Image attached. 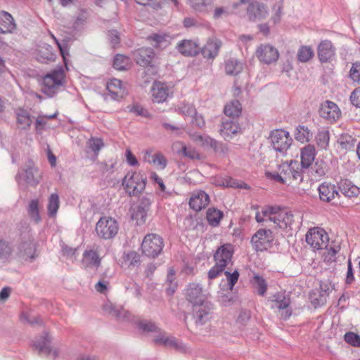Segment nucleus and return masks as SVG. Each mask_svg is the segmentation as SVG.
Listing matches in <instances>:
<instances>
[{
    "mask_svg": "<svg viewBox=\"0 0 360 360\" xmlns=\"http://www.w3.org/2000/svg\"><path fill=\"white\" fill-rule=\"evenodd\" d=\"M20 242L18 246V257L24 261L33 262L36 258V247L30 233L31 229L26 221L20 222Z\"/></svg>",
    "mask_w": 360,
    "mask_h": 360,
    "instance_id": "1",
    "label": "nucleus"
},
{
    "mask_svg": "<svg viewBox=\"0 0 360 360\" xmlns=\"http://www.w3.org/2000/svg\"><path fill=\"white\" fill-rule=\"evenodd\" d=\"M122 185L130 196H137L146 188V176L141 172H128L122 181Z\"/></svg>",
    "mask_w": 360,
    "mask_h": 360,
    "instance_id": "2",
    "label": "nucleus"
},
{
    "mask_svg": "<svg viewBox=\"0 0 360 360\" xmlns=\"http://www.w3.org/2000/svg\"><path fill=\"white\" fill-rule=\"evenodd\" d=\"M133 58L136 64L147 68L151 75L158 72V64L156 55L150 47H141L133 52Z\"/></svg>",
    "mask_w": 360,
    "mask_h": 360,
    "instance_id": "3",
    "label": "nucleus"
},
{
    "mask_svg": "<svg viewBox=\"0 0 360 360\" xmlns=\"http://www.w3.org/2000/svg\"><path fill=\"white\" fill-rule=\"evenodd\" d=\"M63 78L64 72L61 69L51 71L43 79L42 92L49 97L53 96L58 88L63 85Z\"/></svg>",
    "mask_w": 360,
    "mask_h": 360,
    "instance_id": "4",
    "label": "nucleus"
},
{
    "mask_svg": "<svg viewBox=\"0 0 360 360\" xmlns=\"http://www.w3.org/2000/svg\"><path fill=\"white\" fill-rule=\"evenodd\" d=\"M52 338L47 332L37 337L33 341V348L37 351L40 356H45L51 360L56 359L58 356V352L56 349L51 347Z\"/></svg>",
    "mask_w": 360,
    "mask_h": 360,
    "instance_id": "5",
    "label": "nucleus"
},
{
    "mask_svg": "<svg viewBox=\"0 0 360 360\" xmlns=\"http://www.w3.org/2000/svg\"><path fill=\"white\" fill-rule=\"evenodd\" d=\"M164 246L162 238L154 233L146 235L142 242V252L146 256L151 258H155L162 252Z\"/></svg>",
    "mask_w": 360,
    "mask_h": 360,
    "instance_id": "6",
    "label": "nucleus"
},
{
    "mask_svg": "<svg viewBox=\"0 0 360 360\" xmlns=\"http://www.w3.org/2000/svg\"><path fill=\"white\" fill-rule=\"evenodd\" d=\"M119 226L117 221L112 217H101L96 226L97 235L103 239H110L117 233Z\"/></svg>",
    "mask_w": 360,
    "mask_h": 360,
    "instance_id": "7",
    "label": "nucleus"
},
{
    "mask_svg": "<svg viewBox=\"0 0 360 360\" xmlns=\"http://www.w3.org/2000/svg\"><path fill=\"white\" fill-rule=\"evenodd\" d=\"M269 139L274 149L281 153H285L292 142L289 133L283 129L272 131Z\"/></svg>",
    "mask_w": 360,
    "mask_h": 360,
    "instance_id": "8",
    "label": "nucleus"
},
{
    "mask_svg": "<svg viewBox=\"0 0 360 360\" xmlns=\"http://www.w3.org/2000/svg\"><path fill=\"white\" fill-rule=\"evenodd\" d=\"M214 309L212 302L207 300L193 306V314L197 326L205 325L210 319Z\"/></svg>",
    "mask_w": 360,
    "mask_h": 360,
    "instance_id": "9",
    "label": "nucleus"
},
{
    "mask_svg": "<svg viewBox=\"0 0 360 360\" xmlns=\"http://www.w3.org/2000/svg\"><path fill=\"white\" fill-rule=\"evenodd\" d=\"M274 239L273 233L269 229H259L252 237L251 242L256 251L266 250L271 247Z\"/></svg>",
    "mask_w": 360,
    "mask_h": 360,
    "instance_id": "10",
    "label": "nucleus"
},
{
    "mask_svg": "<svg viewBox=\"0 0 360 360\" xmlns=\"http://www.w3.org/2000/svg\"><path fill=\"white\" fill-rule=\"evenodd\" d=\"M328 240V234L323 229L312 228L306 234V242L315 250L326 248Z\"/></svg>",
    "mask_w": 360,
    "mask_h": 360,
    "instance_id": "11",
    "label": "nucleus"
},
{
    "mask_svg": "<svg viewBox=\"0 0 360 360\" xmlns=\"http://www.w3.org/2000/svg\"><path fill=\"white\" fill-rule=\"evenodd\" d=\"M186 298L192 306L200 304L207 300V296L202 291V287L199 283H191L186 289Z\"/></svg>",
    "mask_w": 360,
    "mask_h": 360,
    "instance_id": "12",
    "label": "nucleus"
},
{
    "mask_svg": "<svg viewBox=\"0 0 360 360\" xmlns=\"http://www.w3.org/2000/svg\"><path fill=\"white\" fill-rule=\"evenodd\" d=\"M319 198L321 201L333 204L338 203L337 199L340 198V193L335 185L323 182L319 186Z\"/></svg>",
    "mask_w": 360,
    "mask_h": 360,
    "instance_id": "13",
    "label": "nucleus"
},
{
    "mask_svg": "<svg viewBox=\"0 0 360 360\" xmlns=\"http://www.w3.org/2000/svg\"><path fill=\"white\" fill-rule=\"evenodd\" d=\"M221 46L220 39L216 37L209 38L206 44L200 48V53L205 58L213 60L218 56Z\"/></svg>",
    "mask_w": 360,
    "mask_h": 360,
    "instance_id": "14",
    "label": "nucleus"
},
{
    "mask_svg": "<svg viewBox=\"0 0 360 360\" xmlns=\"http://www.w3.org/2000/svg\"><path fill=\"white\" fill-rule=\"evenodd\" d=\"M257 56L260 61L270 64L278 60L279 53L275 47L269 44H262L257 49Z\"/></svg>",
    "mask_w": 360,
    "mask_h": 360,
    "instance_id": "15",
    "label": "nucleus"
},
{
    "mask_svg": "<svg viewBox=\"0 0 360 360\" xmlns=\"http://www.w3.org/2000/svg\"><path fill=\"white\" fill-rule=\"evenodd\" d=\"M319 113L321 117L330 122H335L340 117V110L338 106L330 101L321 103Z\"/></svg>",
    "mask_w": 360,
    "mask_h": 360,
    "instance_id": "16",
    "label": "nucleus"
},
{
    "mask_svg": "<svg viewBox=\"0 0 360 360\" xmlns=\"http://www.w3.org/2000/svg\"><path fill=\"white\" fill-rule=\"evenodd\" d=\"M247 14L250 20H261L268 16L269 10L264 4L256 1L249 4Z\"/></svg>",
    "mask_w": 360,
    "mask_h": 360,
    "instance_id": "17",
    "label": "nucleus"
},
{
    "mask_svg": "<svg viewBox=\"0 0 360 360\" xmlns=\"http://www.w3.org/2000/svg\"><path fill=\"white\" fill-rule=\"evenodd\" d=\"M233 248L231 244H225L219 247L214 255L215 263L226 267L233 257Z\"/></svg>",
    "mask_w": 360,
    "mask_h": 360,
    "instance_id": "18",
    "label": "nucleus"
},
{
    "mask_svg": "<svg viewBox=\"0 0 360 360\" xmlns=\"http://www.w3.org/2000/svg\"><path fill=\"white\" fill-rule=\"evenodd\" d=\"M210 202L209 195L203 191L194 192L189 200L191 209L198 212L205 208Z\"/></svg>",
    "mask_w": 360,
    "mask_h": 360,
    "instance_id": "19",
    "label": "nucleus"
},
{
    "mask_svg": "<svg viewBox=\"0 0 360 360\" xmlns=\"http://www.w3.org/2000/svg\"><path fill=\"white\" fill-rule=\"evenodd\" d=\"M179 53L186 56H195L200 53L199 44L191 39H184L176 46Z\"/></svg>",
    "mask_w": 360,
    "mask_h": 360,
    "instance_id": "20",
    "label": "nucleus"
},
{
    "mask_svg": "<svg viewBox=\"0 0 360 360\" xmlns=\"http://www.w3.org/2000/svg\"><path fill=\"white\" fill-rule=\"evenodd\" d=\"M105 314L115 317L119 320L128 319V311H125L122 307L116 305L110 301L105 302L102 307Z\"/></svg>",
    "mask_w": 360,
    "mask_h": 360,
    "instance_id": "21",
    "label": "nucleus"
},
{
    "mask_svg": "<svg viewBox=\"0 0 360 360\" xmlns=\"http://www.w3.org/2000/svg\"><path fill=\"white\" fill-rule=\"evenodd\" d=\"M335 53V49L329 40H324L318 46V57L321 63L328 62Z\"/></svg>",
    "mask_w": 360,
    "mask_h": 360,
    "instance_id": "22",
    "label": "nucleus"
},
{
    "mask_svg": "<svg viewBox=\"0 0 360 360\" xmlns=\"http://www.w3.org/2000/svg\"><path fill=\"white\" fill-rule=\"evenodd\" d=\"M101 259L98 252L93 249L86 250L83 253L82 264L85 269L88 268H98L101 265Z\"/></svg>",
    "mask_w": 360,
    "mask_h": 360,
    "instance_id": "23",
    "label": "nucleus"
},
{
    "mask_svg": "<svg viewBox=\"0 0 360 360\" xmlns=\"http://www.w3.org/2000/svg\"><path fill=\"white\" fill-rule=\"evenodd\" d=\"M301 167L303 169L309 168L316 157L315 147L308 144L301 149Z\"/></svg>",
    "mask_w": 360,
    "mask_h": 360,
    "instance_id": "24",
    "label": "nucleus"
},
{
    "mask_svg": "<svg viewBox=\"0 0 360 360\" xmlns=\"http://www.w3.org/2000/svg\"><path fill=\"white\" fill-rule=\"evenodd\" d=\"M16 29L12 15L6 11L0 12V33H11Z\"/></svg>",
    "mask_w": 360,
    "mask_h": 360,
    "instance_id": "25",
    "label": "nucleus"
},
{
    "mask_svg": "<svg viewBox=\"0 0 360 360\" xmlns=\"http://www.w3.org/2000/svg\"><path fill=\"white\" fill-rule=\"evenodd\" d=\"M232 118H227L221 122L220 134L225 139L231 138V135L236 134L240 129L239 124L234 122Z\"/></svg>",
    "mask_w": 360,
    "mask_h": 360,
    "instance_id": "26",
    "label": "nucleus"
},
{
    "mask_svg": "<svg viewBox=\"0 0 360 360\" xmlns=\"http://www.w3.org/2000/svg\"><path fill=\"white\" fill-rule=\"evenodd\" d=\"M151 91L153 101L157 103L165 101L168 96V88L165 84L160 82H154Z\"/></svg>",
    "mask_w": 360,
    "mask_h": 360,
    "instance_id": "27",
    "label": "nucleus"
},
{
    "mask_svg": "<svg viewBox=\"0 0 360 360\" xmlns=\"http://www.w3.org/2000/svg\"><path fill=\"white\" fill-rule=\"evenodd\" d=\"M214 0H188L189 6L195 12L209 13L213 9Z\"/></svg>",
    "mask_w": 360,
    "mask_h": 360,
    "instance_id": "28",
    "label": "nucleus"
},
{
    "mask_svg": "<svg viewBox=\"0 0 360 360\" xmlns=\"http://www.w3.org/2000/svg\"><path fill=\"white\" fill-rule=\"evenodd\" d=\"M338 189L347 198L356 197L360 193V188L348 180H341Z\"/></svg>",
    "mask_w": 360,
    "mask_h": 360,
    "instance_id": "29",
    "label": "nucleus"
},
{
    "mask_svg": "<svg viewBox=\"0 0 360 360\" xmlns=\"http://www.w3.org/2000/svg\"><path fill=\"white\" fill-rule=\"evenodd\" d=\"M38 170L37 168L32 166H28L26 169H25L23 174L18 173L16 175V180L19 181L22 176H23L25 181L31 185L36 186L39 183V179L37 178Z\"/></svg>",
    "mask_w": 360,
    "mask_h": 360,
    "instance_id": "30",
    "label": "nucleus"
},
{
    "mask_svg": "<svg viewBox=\"0 0 360 360\" xmlns=\"http://www.w3.org/2000/svg\"><path fill=\"white\" fill-rule=\"evenodd\" d=\"M241 110L240 103L238 100H233L225 105L224 112L229 118L234 119L239 117Z\"/></svg>",
    "mask_w": 360,
    "mask_h": 360,
    "instance_id": "31",
    "label": "nucleus"
},
{
    "mask_svg": "<svg viewBox=\"0 0 360 360\" xmlns=\"http://www.w3.org/2000/svg\"><path fill=\"white\" fill-rule=\"evenodd\" d=\"M223 217V212L217 208L210 207L207 210L206 219L209 224L213 227H216L219 225L220 221Z\"/></svg>",
    "mask_w": 360,
    "mask_h": 360,
    "instance_id": "32",
    "label": "nucleus"
},
{
    "mask_svg": "<svg viewBox=\"0 0 360 360\" xmlns=\"http://www.w3.org/2000/svg\"><path fill=\"white\" fill-rule=\"evenodd\" d=\"M17 123L22 129H27L32 123V119L30 113L23 109H19L17 112Z\"/></svg>",
    "mask_w": 360,
    "mask_h": 360,
    "instance_id": "33",
    "label": "nucleus"
},
{
    "mask_svg": "<svg viewBox=\"0 0 360 360\" xmlns=\"http://www.w3.org/2000/svg\"><path fill=\"white\" fill-rule=\"evenodd\" d=\"M243 70V64L236 58H229L225 62V70L227 75H236Z\"/></svg>",
    "mask_w": 360,
    "mask_h": 360,
    "instance_id": "34",
    "label": "nucleus"
},
{
    "mask_svg": "<svg viewBox=\"0 0 360 360\" xmlns=\"http://www.w3.org/2000/svg\"><path fill=\"white\" fill-rule=\"evenodd\" d=\"M312 137L313 134L307 127L304 125H299L296 128L295 138L297 141L301 143L309 142L312 139Z\"/></svg>",
    "mask_w": 360,
    "mask_h": 360,
    "instance_id": "35",
    "label": "nucleus"
},
{
    "mask_svg": "<svg viewBox=\"0 0 360 360\" xmlns=\"http://www.w3.org/2000/svg\"><path fill=\"white\" fill-rule=\"evenodd\" d=\"M13 250L11 243L0 238V260L8 261L12 255Z\"/></svg>",
    "mask_w": 360,
    "mask_h": 360,
    "instance_id": "36",
    "label": "nucleus"
},
{
    "mask_svg": "<svg viewBox=\"0 0 360 360\" xmlns=\"http://www.w3.org/2000/svg\"><path fill=\"white\" fill-rule=\"evenodd\" d=\"M309 298L311 304L315 307L322 306L326 303L327 299L325 298L324 295H321L319 290H312L309 295Z\"/></svg>",
    "mask_w": 360,
    "mask_h": 360,
    "instance_id": "37",
    "label": "nucleus"
},
{
    "mask_svg": "<svg viewBox=\"0 0 360 360\" xmlns=\"http://www.w3.org/2000/svg\"><path fill=\"white\" fill-rule=\"evenodd\" d=\"M131 219L136 221L138 225L143 224L146 220L148 212L143 208H139L136 205L131 209Z\"/></svg>",
    "mask_w": 360,
    "mask_h": 360,
    "instance_id": "38",
    "label": "nucleus"
},
{
    "mask_svg": "<svg viewBox=\"0 0 360 360\" xmlns=\"http://www.w3.org/2000/svg\"><path fill=\"white\" fill-rule=\"evenodd\" d=\"M330 134L328 130H319L316 136L317 146L321 149H326L329 145Z\"/></svg>",
    "mask_w": 360,
    "mask_h": 360,
    "instance_id": "39",
    "label": "nucleus"
},
{
    "mask_svg": "<svg viewBox=\"0 0 360 360\" xmlns=\"http://www.w3.org/2000/svg\"><path fill=\"white\" fill-rule=\"evenodd\" d=\"M314 56V51L310 46H302L297 51V59L301 63H307Z\"/></svg>",
    "mask_w": 360,
    "mask_h": 360,
    "instance_id": "40",
    "label": "nucleus"
},
{
    "mask_svg": "<svg viewBox=\"0 0 360 360\" xmlns=\"http://www.w3.org/2000/svg\"><path fill=\"white\" fill-rule=\"evenodd\" d=\"M124 262L128 267H137L141 264L140 255L135 251H130L124 255Z\"/></svg>",
    "mask_w": 360,
    "mask_h": 360,
    "instance_id": "41",
    "label": "nucleus"
},
{
    "mask_svg": "<svg viewBox=\"0 0 360 360\" xmlns=\"http://www.w3.org/2000/svg\"><path fill=\"white\" fill-rule=\"evenodd\" d=\"M50 34H51L52 39L56 42V44H57V46L60 50V54L63 58L64 62L66 64V60H67L66 56H69L68 43H69L70 39L65 38L61 41H59L58 39L53 34L51 33Z\"/></svg>",
    "mask_w": 360,
    "mask_h": 360,
    "instance_id": "42",
    "label": "nucleus"
},
{
    "mask_svg": "<svg viewBox=\"0 0 360 360\" xmlns=\"http://www.w3.org/2000/svg\"><path fill=\"white\" fill-rule=\"evenodd\" d=\"M27 212L30 217L32 219L35 223H39L41 221V217L39 212L38 200H32L30 201Z\"/></svg>",
    "mask_w": 360,
    "mask_h": 360,
    "instance_id": "43",
    "label": "nucleus"
},
{
    "mask_svg": "<svg viewBox=\"0 0 360 360\" xmlns=\"http://www.w3.org/2000/svg\"><path fill=\"white\" fill-rule=\"evenodd\" d=\"M122 82L120 79H111L107 84L108 91L116 97L122 96Z\"/></svg>",
    "mask_w": 360,
    "mask_h": 360,
    "instance_id": "44",
    "label": "nucleus"
},
{
    "mask_svg": "<svg viewBox=\"0 0 360 360\" xmlns=\"http://www.w3.org/2000/svg\"><path fill=\"white\" fill-rule=\"evenodd\" d=\"M48 212L50 217H54L59 208V197L56 193H52L49 199Z\"/></svg>",
    "mask_w": 360,
    "mask_h": 360,
    "instance_id": "45",
    "label": "nucleus"
},
{
    "mask_svg": "<svg viewBox=\"0 0 360 360\" xmlns=\"http://www.w3.org/2000/svg\"><path fill=\"white\" fill-rule=\"evenodd\" d=\"M356 139L348 134H343L339 139V143L342 148L345 150H352L354 148Z\"/></svg>",
    "mask_w": 360,
    "mask_h": 360,
    "instance_id": "46",
    "label": "nucleus"
},
{
    "mask_svg": "<svg viewBox=\"0 0 360 360\" xmlns=\"http://www.w3.org/2000/svg\"><path fill=\"white\" fill-rule=\"evenodd\" d=\"M37 58L39 62L46 63L49 61H53L56 56L49 48H46L39 50Z\"/></svg>",
    "mask_w": 360,
    "mask_h": 360,
    "instance_id": "47",
    "label": "nucleus"
},
{
    "mask_svg": "<svg viewBox=\"0 0 360 360\" xmlns=\"http://www.w3.org/2000/svg\"><path fill=\"white\" fill-rule=\"evenodd\" d=\"M129 58L122 54H117L113 60V67L117 70H124L127 68Z\"/></svg>",
    "mask_w": 360,
    "mask_h": 360,
    "instance_id": "48",
    "label": "nucleus"
},
{
    "mask_svg": "<svg viewBox=\"0 0 360 360\" xmlns=\"http://www.w3.org/2000/svg\"><path fill=\"white\" fill-rule=\"evenodd\" d=\"M297 165V161L291 160L289 165H282L280 166V172L282 175V178L285 181V184L288 181L291 180V169H293V166Z\"/></svg>",
    "mask_w": 360,
    "mask_h": 360,
    "instance_id": "49",
    "label": "nucleus"
},
{
    "mask_svg": "<svg viewBox=\"0 0 360 360\" xmlns=\"http://www.w3.org/2000/svg\"><path fill=\"white\" fill-rule=\"evenodd\" d=\"M252 284L257 289L258 294L264 296L266 291L267 284L263 277L255 275L253 278Z\"/></svg>",
    "mask_w": 360,
    "mask_h": 360,
    "instance_id": "50",
    "label": "nucleus"
},
{
    "mask_svg": "<svg viewBox=\"0 0 360 360\" xmlns=\"http://www.w3.org/2000/svg\"><path fill=\"white\" fill-rule=\"evenodd\" d=\"M345 341L353 347L360 346V335L353 332H347L344 335Z\"/></svg>",
    "mask_w": 360,
    "mask_h": 360,
    "instance_id": "51",
    "label": "nucleus"
},
{
    "mask_svg": "<svg viewBox=\"0 0 360 360\" xmlns=\"http://www.w3.org/2000/svg\"><path fill=\"white\" fill-rule=\"evenodd\" d=\"M274 297L278 309H284L290 305V298L285 296L283 294L277 293L274 295Z\"/></svg>",
    "mask_w": 360,
    "mask_h": 360,
    "instance_id": "52",
    "label": "nucleus"
},
{
    "mask_svg": "<svg viewBox=\"0 0 360 360\" xmlns=\"http://www.w3.org/2000/svg\"><path fill=\"white\" fill-rule=\"evenodd\" d=\"M88 146L94 153L98 154L101 148L103 147L104 143L101 139L91 138L88 141Z\"/></svg>",
    "mask_w": 360,
    "mask_h": 360,
    "instance_id": "53",
    "label": "nucleus"
},
{
    "mask_svg": "<svg viewBox=\"0 0 360 360\" xmlns=\"http://www.w3.org/2000/svg\"><path fill=\"white\" fill-rule=\"evenodd\" d=\"M151 163L160 166L161 169H165L167 164V160L165 156L160 152L155 153L153 157Z\"/></svg>",
    "mask_w": 360,
    "mask_h": 360,
    "instance_id": "54",
    "label": "nucleus"
},
{
    "mask_svg": "<svg viewBox=\"0 0 360 360\" xmlns=\"http://www.w3.org/2000/svg\"><path fill=\"white\" fill-rule=\"evenodd\" d=\"M141 330L145 332H159L160 329L155 323L151 321H142L139 323Z\"/></svg>",
    "mask_w": 360,
    "mask_h": 360,
    "instance_id": "55",
    "label": "nucleus"
},
{
    "mask_svg": "<svg viewBox=\"0 0 360 360\" xmlns=\"http://www.w3.org/2000/svg\"><path fill=\"white\" fill-rule=\"evenodd\" d=\"M349 77L354 82L360 83V63H353L349 71Z\"/></svg>",
    "mask_w": 360,
    "mask_h": 360,
    "instance_id": "56",
    "label": "nucleus"
},
{
    "mask_svg": "<svg viewBox=\"0 0 360 360\" xmlns=\"http://www.w3.org/2000/svg\"><path fill=\"white\" fill-rule=\"evenodd\" d=\"M127 109L129 112L136 114V115L143 116V117H148V112L145 110L141 105L139 104H135L133 105L127 106Z\"/></svg>",
    "mask_w": 360,
    "mask_h": 360,
    "instance_id": "57",
    "label": "nucleus"
},
{
    "mask_svg": "<svg viewBox=\"0 0 360 360\" xmlns=\"http://www.w3.org/2000/svg\"><path fill=\"white\" fill-rule=\"evenodd\" d=\"M229 15L228 8L224 6L216 7L213 11V18L219 20L224 18H227Z\"/></svg>",
    "mask_w": 360,
    "mask_h": 360,
    "instance_id": "58",
    "label": "nucleus"
},
{
    "mask_svg": "<svg viewBox=\"0 0 360 360\" xmlns=\"http://www.w3.org/2000/svg\"><path fill=\"white\" fill-rule=\"evenodd\" d=\"M181 153H182L184 156L192 160L200 158V155L194 148L191 147H186L184 145L181 147Z\"/></svg>",
    "mask_w": 360,
    "mask_h": 360,
    "instance_id": "59",
    "label": "nucleus"
},
{
    "mask_svg": "<svg viewBox=\"0 0 360 360\" xmlns=\"http://www.w3.org/2000/svg\"><path fill=\"white\" fill-rule=\"evenodd\" d=\"M283 214V225H281V229H285L288 227H291L294 221V216L291 212H282Z\"/></svg>",
    "mask_w": 360,
    "mask_h": 360,
    "instance_id": "60",
    "label": "nucleus"
},
{
    "mask_svg": "<svg viewBox=\"0 0 360 360\" xmlns=\"http://www.w3.org/2000/svg\"><path fill=\"white\" fill-rule=\"evenodd\" d=\"M224 274L226 276L229 288L231 290H232L238 280L239 273L237 270H235L233 273H230L229 271H226Z\"/></svg>",
    "mask_w": 360,
    "mask_h": 360,
    "instance_id": "61",
    "label": "nucleus"
},
{
    "mask_svg": "<svg viewBox=\"0 0 360 360\" xmlns=\"http://www.w3.org/2000/svg\"><path fill=\"white\" fill-rule=\"evenodd\" d=\"M333 289V285L328 281H321L319 284V292L327 299L330 292Z\"/></svg>",
    "mask_w": 360,
    "mask_h": 360,
    "instance_id": "62",
    "label": "nucleus"
},
{
    "mask_svg": "<svg viewBox=\"0 0 360 360\" xmlns=\"http://www.w3.org/2000/svg\"><path fill=\"white\" fill-rule=\"evenodd\" d=\"M179 110L183 115L191 117L197 112L194 105L189 103H182Z\"/></svg>",
    "mask_w": 360,
    "mask_h": 360,
    "instance_id": "63",
    "label": "nucleus"
},
{
    "mask_svg": "<svg viewBox=\"0 0 360 360\" xmlns=\"http://www.w3.org/2000/svg\"><path fill=\"white\" fill-rule=\"evenodd\" d=\"M193 140L199 143L200 146L205 148H208V146L210 145V141L212 140V138L208 136H202L200 134H194L193 136Z\"/></svg>",
    "mask_w": 360,
    "mask_h": 360,
    "instance_id": "64",
    "label": "nucleus"
}]
</instances>
